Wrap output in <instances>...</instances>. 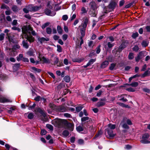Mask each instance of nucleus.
I'll list each match as a JSON object with an SVG mask.
<instances>
[{
  "instance_id": "obj_53",
  "label": "nucleus",
  "mask_w": 150,
  "mask_h": 150,
  "mask_svg": "<svg viewBox=\"0 0 150 150\" xmlns=\"http://www.w3.org/2000/svg\"><path fill=\"white\" fill-rule=\"evenodd\" d=\"M68 18V17L67 15H63L62 17V19L64 21H66Z\"/></svg>"
},
{
  "instance_id": "obj_32",
  "label": "nucleus",
  "mask_w": 150,
  "mask_h": 150,
  "mask_svg": "<svg viewBox=\"0 0 150 150\" xmlns=\"http://www.w3.org/2000/svg\"><path fill=\"white\" fill-rule=\"evenodd\" d=\"M28 119H31L33 118L34 117L33 114L32 113H29L28 114Z\"/></svg>"
},
{
  "instance_id": "obj_28",
  "label": "nucleus",
  "mask_w": 150,
  "mask_h": 150,
  "mask_svg": "<svg viewBox=\"0 0 150 150\" xmlns=\"http://www.w3.org/2000/svg\"><path fill=\"white\" fill-rule=\"evenodd\" d=\"M34 53V52L33 50H30L27 52V54L30 56H32L33 55Z\"/></svg>"
},
{
  "instance_id": "obj_18",
  "label": "nucleus",
  "mask_w": 150,
  "mask_h": 150,
  "mask_svg": "<svg viewBox=\"0 0 150 150\" xmlns=\"http://www.w3.org/2000/svg\"><path fill=\"white\" fill-rule=\"evenodd\" d=\"M22 44L23 47L26 49H28L29 47V45L28 43L27 40H23L22 42Z\"/></svg>"
},
{
  "instance_id": "obj_9",
  "label": "nucleus",
  "mask_w": 150,
  "mask_h": 150,
  "mask_svg": "<svg viewBox=\"0 0 150 150\" xmlns=\"http://www.w3.org/2000/svg\"><path fill=\"white\" fill-rule=\"evenodd\" d=\"M29 8H30V11H36L40 10L41 7L38 6H32L30 5L29 6Z\"/></svg>"
},
{
  "instance_id": "obj_3",
  "label": "nucleus",
  "mask_w": 150,
  "mask_h": 150,
  "mask_svg": "<svg viewBox=\"0 0 150 150\" xmlns=\"http://www.w3.org/2000/svg\"><path fill=\"white\" fill-rule=\"evenodd\" d=\"M88 22V19H85L84 22L82 23L81 25L79 26L82 37H84L85 35V30L87 26Z\"/></svg>"
},
{
  "instance_id": "obj_7",
  "label": "nucleus",
  "mask_w": 150,
  "mask_h": 150,
  "mask_svg": "<svg viewBox=\"0 0 150 150\" xmlns=\"http://www.w3.org/2000/svg\"><path fill=\"white\" fill-rule=\"evenodd\" d=\"M45 12V14L47 15L51 16H54L56 14V13L54 11L51 12L50 10L48 9H46Z\"/></svg>"
},
{
  "instance_id": "obj_47",
  "label": "nucleus",
  "mask_w": 150,
  "mask_h": 150,
  "mask_svg": "<svg viewBox=\"0 0 150 150\" xmlns=\"http://www.w3.org/2000/svg\"><path fill=\"white\" fill-rule=\"evenodd\" d=\"M107 59H108L109 61L112 62L113 61V57L111 56H109L107 58Z\"/></svg>"
},
{
  "instance_id": "obj_4",
  "label": "nucleus",
  "mask_w": 150,
  "mask_h": 150,
  "mask_svg": "<svg viewBox=\"0 0 150 150\" xmlns=\"http://www.w3.org/2000/svg\"><path fill=\"white\" fill-rule=\"evenodd\" d=\"M140 142L143 144L150 143V136L148 134H144L142 136Z\"/></svg>"
},
{
  "instance_id": "obj_29",
  "label": "nucleus",
  "mask_w": 150,
  "mask_h": 150,
  "mask_svg": "<svg viewBox=\"0 0 150 150\" xmlns=\"http://www.w3.org/2000/svg\"><path fill=\"white\" fill-rule=\"evenodd\" d=\"M96 61L95 59H91L89 60L88 62L87 63L88 64L89 66L90 65H91Z\"/></svg>"
},
{
  "instance_id": "obj_39",
  "label": "nucleus",
  "mask_w": 150,
  "mask_h": 150,
  "mask_svg": "<svg viewBox=\"0 0 150 150\" xmlns=\"http://www.w3.org/2000/svg\"><path fill=\"white\" fill-rule=\"evenodd\" d=\"M134 57V54L132 53H130L128 55V58L129 59H133Z\"/></svg>"
},
{
  "instance_id": "obj_8",
  "label": "nucleus",
  "mask_w": 150,
  "mask_h": 150,
  "mask_svg": "<svg viewBox=\"0 0 150 150\" xmlns=\"http://www.w3.org/2000/svg\"><path fill=\"white\" fill-rule=\"evenodd\" d=\"M145 52V51H143L140 52L138 54L137 56L135 57L136 61L137 62H138L140 59L143 57H144V56H143V54Z\"/></svg>"
},
{
  "instance_id": "obj_1",
  "label": "nucleus",
  "mask_w": 150,
  "mask_h": 150,
  "mask_svg": "<svg viewBox=\"0 0 150 150\" xmlns=\"http://www.w3.org/2000/svg\"><path fill=\"white\" fill-rule=\"evenodd\" d=\"M22 31L23 33V38H25L30 42L34 41V38L31 35V33L33 35L35 36L36 35V33L29 26H24L22 28Z\"/></svg>"
},
{
  "instance_id": "obj_56",
  "label": "nucleus",
  "mask_w": 150,
  "mask_h": 150,
  "mask_svg": "<svg viewBox=\"0 0 150 150\" xmlns=\"http://www.w3.org/2000/svg\"><path fill=\"white\" fill-rule=\"evenodd\" d=\"M67 38L68 35L67 34H64L62 35V39L64 41L66 40L67 39Z\"/></svg>"
},
{
  "instance_id": "obj_33",
  "label": "nucleus",
  "mask_w": 150,
  "mask_h": 150,
  "mask_svg": "<svg viewBox=\"0 0 150 150\" xmlns=\"http://www.w3.org/2000/svg\"><path fill=\"white\" fill-rule=\"evenodd\" d=\"M69 132L67 130H65L63 132V135L65 137H67L69 135Z\"/></svg>"
},
{
  "instance_id": "obj_31",
  "label": "nucleus",
  "mask_w": 150,
  "mask_h": 150,
  "mask_svg": "<svg viewBox=\"0 0 150 150\" xmlns=\"http://www.w3.org/2000/svg\"><path fill=\"white\" fill-rule=\"evenodd\" d=\"M30 60L31 63H36V64H38L40 62V61H36L35 62L34 60V59L33 58H30Z\"/></svg>"
},
{
  "instance_id": "obj_15",
  "label": "nucleus",
  "mask_w": 150,
  "mask_h": 150,
  "mask_svg": "<svg viewBox=\"0 0 150 150\" xmlns=\"http://www.w3.org/2000/svg\"><path fill=\"white\" fill-rule=\"evenodd\" d=\"M96 10H91L89 12V13L92 16H95L97 14Z\"/></svg>"
},
{
  "instance_id": "obj_48",
  "label": "nucleus",
  "mask_w": 150,
  "mask_h": 150,
  "mask_svg": "<svg viewBox=\"0 0 150 150\" xmlns=\"http://www.w3.org/2000/svg\"><path fill=\"white\" fill-rule=\"evenodd\" d=\"M46 127L50 130H52L53 129V127L50 124H47L46 125Z\"/></svg>"
},
{
  "instance_id": "obj_11",
  "label": "nucleus",
  "mask_w": 150,
  "mask_h": 150,
  "mask_svg": "<svg viewBox=\"0 0 150 150\" xmlns=\"http://www.w3.org/2000/svg\"><path fill=\"white\" fill-rule=\"evenodd\" d=\"M91 10H96L97 8L96 4L94 2H91L90 3Z\"/></svg>"
},
{
  "instance_id": "obj_35",
  "label": "nucleus",
  "mask_w": 150,
  "mask_h": 150,
  "mask_svg": "<svg viewBox=\"0 0 150 150\" xmlns=\"http://www.w3.org/2000/svg\"><path fill=\"white\" fill-rule=\"evenodd\" d=\"M52 30L51 28L47 27L46 28V32L47 34H50L52 33Z\"/></svg>"
},
{
  "instance_id": "obj_5",
  "label": "nucleus",
  "mask_w": 150,
  "mask_h": 150,
  "mask_svg": "<svg viewBox=\"0 0 150 150\" xmlns=\"http://www.w3.org/2000/svg\"><path fill=\"white\" fill-rule=\"evenodd\" d=\"M40 54H39V58L40 59V61H42L44 63L47 64H49L50 63V59L48 58L45 57H43L42 58L40 57Z\"/></svg>"
},
{
  "instance_id": "obj_38",
  "label": "nucleus",
  "mask_w": 150,
  "mask_h": 150,
  "mask_svg": "<svg viewBox=\"0 0 150 150\" xmlns=\"http://www.w3.org/2000/svg\"><path fill=\"white\" fill-rule=\"evenodd\" d=\"M76 129L79 132L82 131L83 130V127L80 126H78L77 127Z\"/></svg>"
},
{
  "instance_id": "obj_22",
  "label": "nucleus",
  "mask_w": 150,
  "mask_h": 150,
  "mask_svg": "<svg viewBox=\"0 0 150 150\" xmlns=\"http://www.w3.org/2000/svg\"><path fill=\"white\" fill-rule=\"evenodd\" d=\"M58 110L61 112H65L66 109L64 106H60L58 108Z\"/></svg>"
},
{
  "instance_id": "obj_44",
  "label": "nucleus",
  "mask_w": 150,
  "mask_h": 150,
  "mask_svg": "<svg viewBox=\"0 0 150 150\" xmlns=\"http://www.w3.org/2000/svg\"><path fill=\"white\" fill-rule=\"evenodd\" d=\"M138 34L137 32H135L133 33L132 35V37L134 38H135L138 36Z\"/></svg>"
},
{
  "instance_id": "obj_43",
  "label": "nucleus",
  "mask_w": 150,
  "mask_h": 150,
  "mask_svg": "<svg viewBox=\"0 0 150 150\" xmlns=\"http://www.w3.org/2000/svg\"><path fill=\"white\" fill-rule=\"evenodd\" d=\"M105 104L103 102H99L97 103V106L99 107L102 106L103 105Z\"/></svg>"
},
{
  "instance_id": "obj_24",
  "label": "nucleus",
  "mask_w": 150,
  "mask_h": 150,
  "mask_svg": "<svg viewBox=\"0 0 150 150\" xmlns=\"http://www.w3.org/2000/svg\"><path fill=\"white\" fill-rule=\"evenodd\" d=\"M38 111L40 112L42 115V116L45 117L46 116V114L43 111H42L41 109L40 108L38 109Z\"/></svg>"
},
{
  "instance_id": "obj_34",
  "label": "nucleus",
  "mask_w": 150,
  "mask_h": 150,
  "mask_svg": "<svg viewBox=\"0 0 150 150\" xmlns=\"http://www.w3.org/2000/svg\"><path fill=\"white\" fill-rule=\"evenodd\" d=\"M138 83L137 82H133L130 84H129V85L131 86L132 87H136L138 86Z\"/></svg>"
},
{
  "instance_id": "obj_58",
  "label": "nucleus",
  "mask_w": 150,
  "mask_h": 150,
  "mask_svg": "<svg viewBox=\"0 0 150 150\" xmlns=\"http://www.w3.org/2000/svg\"><path fill=\"white\" fill-rule=\"evenodd\" d=\"M12 9L13 11H16L18 10V8L16 6H14L12 7Z\"/></svg>"
},
{
  "instance_id": "obj_61",
  "label": "nucleus",
  "mask_w": 150,
  "mask_h": 150,
  "mask_svg": "<svg viewBox=\"0 0 150 150\" xmlns=\"http://www.w3.org/2000/svg\"><path fill=\"white\" fill-rule=\"evenodd\" d=\"M83 140L82 139H79L78 140V143L80 144H83Z\"/></svg>"
},
{
  "instance_id": "obj_14",
  "label": "nucleus",
  "mask_w": 150,
  "mask_h": 150,
  "mask_svg": "<svg viewBox=\"0 0 150 150\" xmlns=\"http://www.w3.org/2000/svg\"><path fill=\"white\" fill-rule=\"evenodd\" d=\"M62 120L61 119H59L58 120H57L54 121L53 122H54L55 124L54 125L56 126L59 127L61 125L62 123Z\"/></svg>"
},
{
  "instance_id": "obj_30",
  "label": "nucleus",
  "mask_w": 150,
  "mask_h": 150,
  "mask_svg": "<svg viewBox=\"0 0 150 150\" xmlns=\"http://www.w3.org/2000/svg\"><path fill=\"white\" fill-rule=\"evenodd\" d=\"M102 134V132L101 130H100L97 133V134L96 135L95 137V138H97L98 137H100L101 135Z\"/></svg>"
},
{
  "instance_id": "obj_13",
  "label": "nucleus",
  "mask_w": 150,
  "mask_h": 150,
  "mask_svg": "<svg viewBox=\"0 0 150 150\" xmlns=\"http://www.w3.org/2000/svg\"><path fill=\"white\" fill-rule=\"evenodd\" d=\"M10 100L3 97H0V102L5 103L8 102H11Z\"/></svg>"
},
{
  "instance_id": "obj_16",
  "label": "nucleus",
  "mask_w": 150,
  "mask_h": 150,
  "mask_svg": "<svg viewBox=\"0 0 150 150\" xmlns=\"http://www.w3.org/2000/svg\"><path fill=\"white\" fill-rule=\"evenodd\" d=\"M108 61H105L101 64V67L102 68H104L108 65Z\"/></svg>"
},
{
  "instance_id": "obj_6",
  "label": "nucleus",
  "mask_w": 150,
  "mask_h": 150,
  "mask_svg": "<svg viewBox=\"0 0 150 150\" xmlns=\"http://www.w3.org/2000/svg\"><path fill=\"white\" fill-rule=\"evenodd\" d=\"M105 130L107 132L109 138L111 139L113 138L115 136L116 134L113 133L112 130H110L109 129H106Z\"/></svg>"
},
{
  "instance_id": "obj_26",
  "label": "nucleus",
  "mask_w": 150,
  "mask_h": 150,
  "mask_svg": "<svg viewBox=\"0 0 150 150\" xmlns=\"http://www.w3.org/2000/svg\"><path fill=\"white\" fill-rule=\"evenodd\" d=\"M64 80L66 82H69L70 80V78L69 76H66L64 77Z\"/></svg>"
},
{
  "instance_id": "obj_2",
  "label": "nucleus",
  "mask_w": 150,
  "mask_h": 150,
  "mask_svg": "<svg viewBox=\"0 0 150 150\" xmlns=\"http://www.w3.org/2000/svg\"><path fill=\"white\" fill-rule=\"evenodd\" d=\"M9 30L8 29H5L4 31V33H6L7 38H8L9 41L10 43H16L17 41L14 38V35L12 33H9Z\"/></svg>"
},
{
  "instance_id": "obj_52",
  "label": "nucleus",
  "mask_w": 150,
  "mask_h": 150,
  "mask_svg": "<svg viewBox=\"0 0 150 150\" xmlns=\"http://www.w3.org/2000/svg\"><path fill=\"white\" fill-rule=\"evenodd\" d=\"M133 50L137 52L139 50V48L137 46H135L133 47Z\"/></svg>"
},
{
  "instance_id": "obj_62",
  "label": "nucleus",
  "mask_w": 150,
  "mask_h": 150,
  "mask_svg": "<svg viewBox=\"0 0 150 150\" xmlns=\"http://www.w3.org/2000/svg\"><path fill=\"white\" fill-rule=\"evenodd\" d=\"M35 100L36 101H39L40 99H42V98L40 96H38L35 98Z\"/></svg>"
},
{
  "instance_id": "obj_45",
  "label": "nucleus",
  "mask_w": 150,
  "mask_h": 150,
  "mask_svg": "<svg viewBox=\"0 0 150 150\" xmlns=\"http://www.w3.org/2000/svg\"><path fill=\"white\" fill-rule=\"evenodd\" d=\"M83 108V107L82 106H80L78 107H76V110L77 112H79L80 111L82 108Z\"/></svg>"
},
{
  "instance_id": "obj_40",
  "label": "nucleus",
  "mask_w": 150,
  "mask_h": 150,
  "mask_svg": "<svg viewBox=\"0 0 150 150\" xmlns=\"http://www.w3.org/2000/svg\"><path fill=\"white\" fill-rule=\"evenodd\" d=\"M5 35V34L4 33H1L0 34V41H1L4 40Z\"/></svg>"
},
{
  "instance_id": "obj_20",
  "label": "nucleus",
  "mask_w": 150,
  "mask_h": 150,
  "mask_svg": "<svg viewBox=\"0 0 150 150\" xmlns=\"http://www.w3.org/2000/svg\"><path fill=\"white\" fill-rule=\"evenodd\" d=\"M67 126L69 130L71 131L73 130L74 128V125L71 123H68L67 125Z\"/></svg>"
},
{
  "instance_id": "obj_46",
  "label": "nucleus",
  "mask_w": 150,
  "mask_h": 150,
  "mask_svg": "<svg viewBox=\"0 0 150 150\" xmlns=\"http://www.w3.org/2000/svg\"><path fill=\"white\" fill-rule=\"evenodd\" d=\"M89 119V117H82L81 119V120L82 122H84Z\"/></svg>"
},
{
  "instance_id": "obj_55",
  "label": "nucleus",
  "mask_w": 150,
  "mask_h": 150,
  "mask_svg": "<svg viewBox=\"0 0 150 150\" xmlns=\"http://www.w3.org/2000/svg\"><path fill=\"white\" fill-rule=\"evenodd\" d=\"M143 91L146 92L148 93H150V90L149 89H148L147 88H144L143 89Z\"/></svg>"
},
{
  "instance_id": "obj_25",
  "label": "nucleus",
  "mask_w": 150,
  "mask_h": 150,
  "mask_svg": "<svg viewBox=\"0 0 150 150\" xmlns=\"http://www.w3.org/2000/svg\"><path fill=\"white\" fill-rule=\"evenodd\" d=\"M148 42L146 41H143L142 43V45L143 47H146L148 44Z\"/></svg>"
},
{
  "instance_id": "obj_37",
  "label": "nucleus",
  "mask_w": 150,
  "mask_h": 150,
  "mask_svg": "<svg viewBox=\"0 0 150 150\" xmlns=\"http://www.w3.org/2000/svg\"><path fill=\"white\" fill-rule=\"evenodd\" d=\"M50 24V23L49 22H47L44 24H43L42 26V29H44L46 27L48 26Z\"/></svg>"
},
{
  "instance_id": "obj_27",
  "label": "nucleus",
  "mask_w": 150,
  "mask_h": 150,
  "mask_svg": "<svg viewBox=\"0 0 150 150\" xmlns=\"http://www.w3.org/2000/svg\"><path fill=\"white\" fill-rule=\"evenodd\" d=\"M81 15L83 14L84 13H85L87 12V11L86 10V8L83 7H82L81 8Z\"/></svg>"
},
{
  "instance_id": "obj_59",
  "label": "nucleus",
  "mask_w": 150,
  "mask_h": 150,
  "mask_svg": "<svg viewBox=\"0 0 150 150\" xmlns=\"http://www.w3.org/2000/svg\"><path fill=\"white\" fill-rule=\"evenodd\" d=\"M54 64H57L59 61L58 58L57 57H55L54 58Z\"/></svg>"
},
{
  "instance_id": "obj_12",
  "label": "nucleus",
  "mask_w": 150,
  "mask_h": 150,
  "mask_svg": "<svg viewBox=\"0 0 150 150\" xmlns=\"http://www.w3.org/2000/svg\"><path fill=\"white\" fill-rule=\"evenodd\" d=\"M38 40L41 43H42L43 42L45 41H48L49 40V39L48 38H45L44 37H39L38 38Z\"/></svg>"
},
{
  "instance_id": "obj_60",
  "label": "nucleus",
  "mask_w": 150,
  "mask_h": 150,
  "mask_svg": "<svg viewBox=\"0 0 150 150\" xmlns=\"http://www.w3.org/2000/svg\"><path fill=\"white\" fill-rule=\"evenodd\" d=\"M20 47V46L18 45L17 44L14 45L13 47V48L15 49H19Z\"/></svg>"
},
{
  "instance_id": "obj_36",
  "label": "nucleus",
  "mask_w": 150,
  "mask_h": 150,
  "mask_svg": "<svg viewBox=\"0 0 150 150\" xmlns=\"http://www.w3.org/2000/svg\"><path fill=\"white\" fill-rule=\"evenodd\" d=\"M30 8H29V6L27 7V8H24L23 9V11L25 13H28L30 11Z\"/></svg>"
},
{
  "instance_id": "obj_64",
  "label": "nucleus",
  "mask_w": 150,
  "mask_h": 150,
  "mask_svg": "<svg viewBox=\"0 0 150 150\" xmlns=\"http://www.w3.org/2000/svg\"><path fill=\"white\" fill-rule=\"evenodd\" d=\"M46 134V131L45 129H42L41 131V134L42 135H45Z\"/></svg>"
},
{
  "instance_id": "obj_23",
  "label": "nucleus",
  "mask_w": 150,
  "mask_h": 150,
  "mask_svg": "<svg viewBox=\"0 0 150 150\" xmlns=\"http://www.w3.org/2000/svg\"><path fill=\"white\" fill-rule=\"evenodd\" d=\"M31 69L35 73H40L41 71V70L40 69L36 68L34 67H31Z\"/></svg>"
},
{
  "instance_id": "obj_49",
  "label": "nucleus",
  "mask_w": 150,
  "mask_h": 150,
  "mask_svg": "<svg viewBox=\"0 0 150 150\" xmlns=\"http://www.w3.org/2000/svg\"><path fill=\"white\" fill-rule=\"evenodd\" d=\"M36 106V105L34 103L33 105L32 106H30L29 108L28 109L29 110H32L33 109H34V108Z\"/></svg>"
},
{
  "instance_id": "obj_41",
  "label": "nucleus",
  "mask_w": 150,
  "mask_h": 150,
  "mask_svg": "<svg viewBox=\"0 0 150 150\" xmlns=\"http://www.w3.org/2000/svg\"><path fill=\"white\" fill-rule=\"evenodd\" d=\"M23 55L22 54H19V56L17 57V60L18 61L21 60L23 58Z\"/></svg>"
},
{
  "instance_id": "obj_51",
  "label": "nucleus",
  "mask_w": 150,
  "mask_h": 150,
  "mask_svg": "<svg viewBox=\"0 0 150 150\" xmlns=\"http://www.w3.org/2000/svg\"><path fill=\"white\" fill-rule=\"evenodd\" d=\"M57 51L59 52H62V48L61 47L60 45H57Z\"/></svg>"
},
{
  "instance_id": "obj_42",
  "label": "nucleus",
  "mask_w": 150,
  "mask_h": 150,
  "mask_svg": "<svg viewBox=\"0 0 150 150\" xmlns=\"http://www.w3.org/2000/svg\"><path fill=\"white\" fill-rule=\"evenodd\" d=\"M115 66V64L114 63H112L111 64L110 66L109 67V69L110 70H112L114 68Z\"/></svg>"
},
{
  "instance_id": "obj_50",
  "label": "nucleus",
  "mask_w": 150,
  "mask_h": 150,
  "mask_svg": "<svg viewBox=\"0 0 150 150\" xmlns=\"http://www.w3.org/2000/svg\"><path fill=\"white\" fill-rule=\"evenodd\" d=\"M103 93V91L100 90L97 93L96 96L98 97H100Z\"/></svg>"
},
{
  "instance_id": "obj_54",
  "label": "nucleus",
  "mask_w": 150,
  "mask_h": 150,
  "mask_svg": "<svg viewBox=\"0 0 150 150\" xmlns=\"http://www.w3.org/2000/svg\"><path fill=\"white\" fill-rule=\"evenodd\" d=\"M100 45H99L96 48V53L97 54H99L100 51Z\"/></svg>"
},
{
  "instance_id": "obj_17",
  "label": "nucleus",
  "mask_w": 150,
  "mask_h": 150,
  "mask_svg": "<svg viewBox=\"0 0 150 150\" xmlns=\"http://www.w3.org/2000/svg\"><path fill=\"white\" fill-rule=\"evenodd\" d=\"M84 59L83 58H74L72 59V61L74 62L80 63L83 61Z\"/></svg>"
},
{
  "instance_id": "obj_10",
  "label": "nucleus",
  "mask_w": 150,
  "mask_h": 150,
  "mask_svg": "<svg viewBox=\"0 0 150 150\" xmlns=\"http://www.w3.org/2000/svg\"><path fill=\"white\" fill-rule=\"evenodd\" d=\"M116 5L117 4L115 1H111L108 6L109 8L111 9H113L115 8Z\"/></svg>"
},
{
  "instance_id": "obj_63",
  "label": "nucleus",
  "mask_w": 150,
  "mask_h": 150,
  "mask_svg": "<svg viewBox=\"0 0 150 150\" xmlns=\"http://www.w3.org/2000/svg\"><path fill=\"white\" fill-rule=\"evenodd\" d=\"M123 128L125 129H129V127L126 123H124L122 125Z\"/></svg>"
},
{
  "instance_id": "obj_21",
  "label": "nucleus",
  "mask_w": 150,
  "mask_h": 150,
  "mask_svg": "<svg viewBox=\"0 0 150 150\" xmlns=\"http://www.w3.org/2000/svg\"><path fill=\"white\" fill-rule=\"evenodd\" d=\"M57 31L59 34H62V30L61 27L59 25H58L57 27Z\"/></svg>"
},
{
  "instance_id": "obj_19",
  "label": "nucleus",
  "mask_w": 150,
  "mask_h": 150,
  "mask_svg": "<svg viewBox=\"0 0 150 150\" xmlns=\"http://www.w3.org/2000/svg\"><path fill=\"white\" fill-rule=\"evenodd\" d=\"M108 127L107 129H109L110 130L113 129L115 128V125L112 124L111 123L108 124Z\"/></svg>"
},
{
  "instance_id": "obj_57",
  "label": "nucleus",
  "mask_w": 150,
  "mask_h": 150,
  "mask_svg": "<svg viewBox=\"0 0 150 150\" xmlns=\"http://www.w3.org/2000/svg\"><path fill=\"white\" fill-rule=\"evenodd\" d=\"M114 45V44L111 43L110 42H108V46L109 48H110L112 47Z\"/></svg>"
}]
</instances>
